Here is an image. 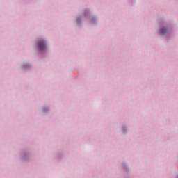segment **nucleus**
Listing matches in <instances>:
<instances>
[{"mask_svg": "<svg viewBox=\"0 0 178 178\" xmlns=\"http://www.w3.org/2000/svg\"><path fill=\"white\" fill-rule=\"evenodd\" d=\"M165 33H166V29L161 28L160 30V33L161 34V35H164Z\"/></svg>", "mask_w": 178, "mask_h": 178, "instance_id": "f03ea898", "label": "nucleus"}, {"mask_svg": "<svg viewBox=\"0 0 178 178\" xmlns=\"http://www.w3.org/2000/svg\"><path fill=\"white\" fill-rule=\"evenodd\" d=\"M38 48L40 51H44L45 48H47V46L45 45V42L44 41H39L38 43Z\"/></svg>", "mask_w": 178, "mask_h": 178, "instance_id": "f257e3e1", "label": "nucleus"}, {"mask_svg": "<svg viewBox=\"0 0 178 178\" xmlns=\"http://www.w3.org/2000/svg\"><path fill=\"white\" fill-rule=\"evenodd\" d=\"M77 22H79V19H77Z\"/></svg>", "mask_w": 178, "mask_h": 178, "instance_id": "7ed1b4c3", "label": "nucleus"}]
</instances>
